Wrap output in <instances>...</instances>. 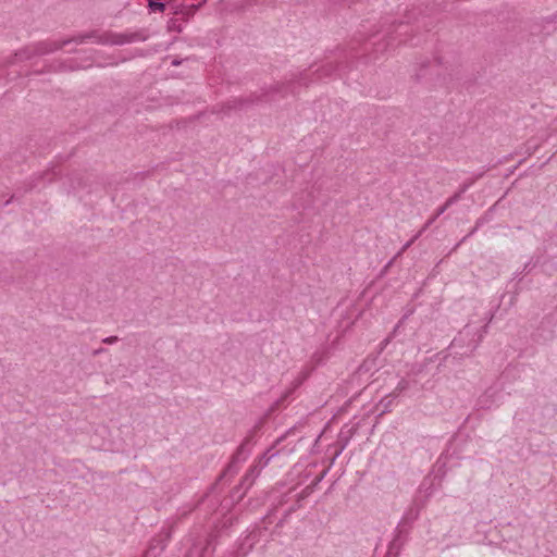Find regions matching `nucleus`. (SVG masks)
Masks as SVG:
<instances>
[{"instance_id":"obj_4","label":"nucleus","mask_w":557,"mask_h":557,"mask_svg":"<svg viewBox=\"0 0 557 557\" xmlns=\"http://www.w3.org/2000/svg\"><path fill=\"white\" fill-rule=\"evenodd\" d=\"M148 7L153 12H164L168 8H171L173 14H178V9L172 5L170 2H164L160 0H148Z\"/></svg>"},{"instance_id":"obj_10","label":"nucleus","mask_w":557,"mask_h":557,"mask_svg":"<svg viewBox=\"0 0 557 557\" xmlns=\"http://www.w3.org/2000/svg\"><path fill=\"white\" fill-rule=\"evenodd\" d=\"M103 351H104V349H103V348H99V349H96V350L94 351V355H99V354H102Z\"/></svg>"},{"instance_id":"obj_2","label":"nucleus","mask_w":557,"mask_h":557,"mask_svg":"<svg viewBox=\"0 0 557 557\" xmlns=\"http://www.w3.org/2000/svg\"><path fill=\"white\" fill-rule=\"evenodd\" d=\"M277 455V451H272V448L268 449L259 459L258 463L253 465L246 475L244 476L242 484L246 487H250L255 482L256 478L260 474L261 470L268 466L270 460Z\"/></svg>"},{"instance_id":"obj_3","label":"nucleus","mask_w":557,"mask_h":557,"mask_svg":"<svg viewBox=\"0 0 557 557\" xmlns=\"http://www.w3.org/2000/svg\"><path fill=\"white\" fill-rule=\"evenodd\" d=\"M147 39V35L143 32H134V33H125V34H107L103 38H100L99 41L103 44L111 45H125L138 41H145Z\"/></svg>"},{"instance_id":"obj_8","label":"nucleus","mask_w":557,"mask_h":557,"mask_svg":"<svg viewBox=\"0 0 557 557\" xmlns=\"http://www.w3.org/2000/svg\"><path fill=\"white\" fill-rule=\"evenodd\" d=\"M119 341L117 336H109L102 339V343L104 344H114Z\"/></svg>"},{"instance_id":"obj_9","label":"nucleus","mask_w":557,"mask_h":557,"mask_svg":"<svg viewBox=\"0 0 557 557\" xmlns=\"http://www.w3.org/2000/svg\"><path fill=\"white\" fill-rule=\"evenodd\" d=\"M169 29H170V30H177V32H181V29H180L178 27H176V23H175V21H171V22L169 23Z\"/></svg>"},{"instance_id":"obj_7","label":"nucleus","mask_w":557,"mask_h":557,"mask_svg":"<svg viewBox=\"0 0 557 557\" xmlns=\"http://www.w3.org/2000/svg\"><path fill=\"white\" fill-rule=\"evenodd\" d=\"M407 388H408V382H407V381H405V380H401V381L398 383L397 387H396V389H397V391H399V392H403V391H405V389H407Z\"/></svg>"},{"instance_id":"obj_5","label":"nucleus","mask_w":557,"mask_h":557,"mask_svg":"<svg viewBox=\"0 0 557 557\" xmlns=\"http://www.w3.org/2000/svg\"><path fill=\"white\" fill-rule=\"evenodd\" d=\"M466 190V187H463L460 193L458 194H455L454 196H451L450 198H448L446 200V202L438 208L437 212H436V216L438 218L440 215H442L453 203H455L459 198H460V195L461 193H463Z\"/></svg>"},{"instance_id":"obj_6","label":"nucleus","mask_w":557,"mask_h":557,"mask_svg":"<svg viewBox=\"0 0 557 557\" xmlns=\"http://www.w3.org/2000/svg\"><path fill=\"white\" fill-rule=\"evenodd\" d=\"M437 219L436 215H434L432 219H430L426 224L424 225L423 230L421 232H419L410 242H408L405 246H404V250L407 249L420 235L421 233L428 228L435 220Z\"/></svg>"},{"instance_id":"obj_1","label":"nucleus","mask_w":557,"mask_h":557,"mask_svg":"<svg viewBox=\"0 0 557 557\" xmlns=\"http://www.w3.org/2000/svg\"><path fill=\"white\" fill-rule=\"evenodd\" d=\"M90 38H96V34L95 33H88V34H85V35L76 36V37H73V38H70V39H65V40H61V41H57V40L44 41V42L38 44V46L36 48V52L38 54H47V53H50V52H53V51H57V50L61 49L62 47L69 45L70 42H75V44L79 45V44H83L85 40L90 39Z\"/></svg>"}]
</instances>
